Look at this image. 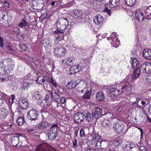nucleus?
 I'll return each instance as SVG.
<instances>
[{
  "instance_id": "51",
  "label": "nucleus",
  "mask_w": 151,
  "mask_h": 151,
  "mask_svg": "<svg viewBox=\"0 0 151 151\" xmlns=\"http://www.w3.org/2000/svg\"><path fill=\"white\" fill-rule=\"evenodd\" d=\"M4 4L5 7H6L7 8H9L10 7V3L7 1H6L4 2Z\"/></svg>"
},
{
  "instance_id": "30",
  "label": "nucleus",
  "mask_w": 151,
  "mask_h": 151,
  "mask_svg": "<svg viewBox=\"0 0 151 151\" xmlns=\"http://www.w3.org/2000/svg\"><path fill=\"white\" fill-rule=\"evenodd\" d=\"M122 139L119 138H118L114 141L113 144L114 146H117L122 143Z\"/></svg>"
},
{
  "instance_id": "43",
  "label": "nucleus",
  "mask_w": 151,
  "mask_h": 151,
  "mask_svg": "<svg viewBox=\"0 0 151 151\" xmlns=\"http://www.w3.org/2000/svg\"><path fill=\"white\" fill-rule=\"evenodd\" d=\"M103 11L104 12H106L109 16H110L111 14V12L110 10V9H108L107 7L105 8L104 10Z\"/></svg>"
},
{
  "instance_id": "54",
  "label": "nucleus",
  "mask_w": 151,
  "mask_h": 151,
  "mask_svg": "<svg viewBox=\"0 0 151 151\" xmlns=\"http://www.w3.org/2000/svg\"><path fill=\"white\" fill-rule=\"evenodd\" d=\"M86 151H96V149H93L91 147H90L88 149H87Z\"/></svg>"
},
{
  "instance_id": "14",
  "label": "nucleus",
  "mask_w": 151,
  "mask_h": 151,
  "mask_svg": "<svg viewBox=\"0 0 151 151\" xmlns=\"http://www.w3.org/2000/svg\"><path fill=\"white\" fill-rule=\"evenodd\" d=\"M93 20L96 24L100 25L103 23V18L102 16L100 15H97L94 17Z\"/></svg>"
},
{
  "instance_id": "38",
  "label": "nucleus",
  "mask_w": 151,
  "mask_h": 151,
  "mask_svg": "<svg viewBox=\"0 0 151 151\" xmlns=\"http://www.w3.org/2000/svg\"><path fill=\"white\" fill-rule=\"evenodd\" d=\"M91 92L90 91H86L83 95L84 98L87 99H89L91 95Z\"/></svg>"
},
{
  "instance_id": "11",
  "label": "nucleus",
  "mask_w": 151,
  "mask_h": 151,
  "mask_svg": "<svg viewBox=\"0 0 151 151\" xmlns=\"http://www.w3.org/2000/svg\"><path fill=\"white\" fill-rule=\"evenodd\" d=\"M50 124L46 121L42 122L41 123L37 125L36 127L42 130H46L49 127Z\"/></svg>"
},
{
  "instance_id": "17",
  "label": "nucleus",
  "mask_w": 151,
  "mask_h": 151,
  "mask_svg": "<svg viewBox=\"0 0 151 151\" xmlns=\"http://www.w3.org/2000/svg\"><path fill=\"white\" fill-rule=\"evenodd\" d=\"M144 57L148 60L151 59V50L145 49L143 51Z\"/></svg>"
},
{
  "instance_id": "39",
  "label": "nucleus",
  "mask_w": 151,
  "mask_h": 151,
  "mask_svg": "<svg viewBox=\"0 0 151 151\" xmlns=\"http://www.w3.org/2000/svg\"><path fill=\"white\" fill-rule=\"evenodd\" d=\"M96 146H99L103 148V146L102 145V144L106 143V142L104 141L99 140L97 141Z\"/></svg>"
},
{
  "instance_id": "50",
  "label": "nucleus",
  "mask_w": 151,
  "mask_h": 151,
  "mask_svg": "<svg viewBox=\"0 0 151 151\" xmlns=\"http://www.w3.org/2000/svg\"><path fill=\"white\" fill-rule=\"evenodd\" d=\"M85 134L84 130L83 129H81L80 132V135L81 137L84 136Z\"/></svg>"
},
{
  "instance_id": "34",
  "label": "nucleus",
  "mask_w": 151,
  "mask_h": 151,
  "mask_svg": "<svg viewBox=\"0 0 151 151\" xmlns=\"http://www.w3.org/2000/svg\"><path fill=\"white\" fill-rule=\"evenodd\" d=\"M27 25H28V24L24 19H21L20 22L18 24V26L20 27L21 28H23Z\"/></svg>"
},
{
  "instance_id": "44",
  "label": "nucleus",
  "mask_w": 151,
  "mask_h": 151,
  "mask_svg": "<svg viewBox=\"0 0 151 151\" xmlns=\"http://www.w3.org/2000/svg\"><path fill=\"white\" fill-rule=\"evenodd\" d=\"M116 42L113 45V47L116 48L118 47L119 44V41L118 40L116 39L115 41Z\"/></svg>"
},
{
  "instance_id": "8",
  "label": "nucleus",
  "mask_w": 151,
  "mask_h": 151,
  "mask_svg": "<svg viewBox=\"0 0 151 151\" xmlns=\"http://www.w3.org/2000/svg\"><path fill=\"white\" fill-rule=\"evenodd\" d=\"M124 125L122 123H115L113 124V128L118 133L122 132L124 129Z\"/></svg>"
},
{
  "instance_id": "47",
  "label": "nucleus",
  "mask_w": 151,
  "mask_h": 151,
  "mask_svg": "<svg viewBox=\"0 0 151 151\" xmlns=\"http://www.w3.org/2000/svg\"><path fill=\"white\" fill-rule=\"evenodd\" d=\"M4 44V40L3 38L1 37H0V47H3Z\"/></svg>"
},
{
  "instance_id": "41",
  "label": "nucleus",
  "mask_w": 151,
  "mask_h": 151,
  "mask_svg": "<svg viewBox=\"0 0 151 151\" xmlns=\"http://www.w3.org/2000/svg\"><path fill=\"white\" fill-rule=\"evenodd\" d=\"M19 47L23 50H26L27 49V47L25 44H22L19 45Z\"/></svg>"
},
{
  "instance_id": "19",
  "label": "nucleus",
  "mask_w": 151,
  "mask_h": 151,
  "mask_svg": "<svg viewBox=\"0 0 151 151\" xmlns=\"http://www.w3.org/2000/svg\"><path fill=\"white\" fill-rule=\"evenodd\" d=\"M140 73V68L138 67L136 68L134 70L132 76V79H136L139 76Z\"/></svg>"
},
{
  "instance_id": "57",
  "label": "nucleus",
  "mask_w": 151,
  "mask_h": 151,
  "mask_svg": "<svg viewBox=\"0 0 151 151\" xmlns=\"http://www.w3.org/2000/svg\"><path fill=\"white\" fill-rule=\"evenodd\" d=\"M122 110V106H119V107L117 109V111L119 113Z\"/></svg>"
},
{
  "instance_id": "40",
  "label": "nucleus",
  "mask_w": 151,
  "mask_h": 151,
  "mask_svg": "<svg viewBox=\"0 0 151 151\" xmlns=\"http://www.w3.org/2000/svg\"><path fill=\"white\" fill-rule=\"evenodd\" d=\"M47 102L46 101H45L44 100L43 101H42L41 102L40 105L42 107H47Z\"/></svg>"
},
{
  "instance_id": "27",
  "label": "nucleus",
  "mask_w": 151,
  "mask_h": 151,
  "mask_svg": "<svg viewBox=\"0 0 151 151\" xmlns=\"http://www.w3.org/2000/svg\"><path fill=\"white\" fill-rule=\"evenodd\" d=\"M62 63L64 65H66L70 66L73 64L72 60H68L67 58H65L62 60Z\"/></svg>"
},
{
  "instance_id": "25",
  "label": "nucleus",
  "mask_w": 151,
  "mask_h": 151,
  "mask_svg": "<svg viewBox=\"0 0 151 151\" xmlns=\"http://www.w3.org/2000/svg\"><path fill=\"white\" fill-rule=\"evenodd\" d=\"M55 36L57 35L60 38L61 40L63 38L64 36V35L63 34V30H60L59 29H56L55 31Z\"/></svg>"
},
{
  "instance_id": "6",
  "label": "nucleus",
  "mask_w": 151,
  "mask_h": 151,
  "mask_svg": "<svg viewBox=\"0 0 151 151\" xmlns=\"http://www.w3.org/2000/svg\"><path fill=\"white\" fill-rule=\"evenodd\" d=\"M1 63L4 65L9 66L8 69H11L13 68L14 65L13 61L11 58H8L6 59H4L1 62Z\"/></svg>"
},
{
  "instance_id": "21",
  "label": "nucleus",
  "mask_w": 151,
  "mask_h": 151,
  "mask_svg": "<svg viewBox=\"0 0 151 151\" xmlns=\"http://www.w3.org/2000/svg\"><path fill=\"white\" fill-rule=\"evenodd\" d=\"M119 90L116 88H111L110 89L109 93L111 97H113L117 96L119 93Z\"/></svg>"
},
{
  "instance_id": "26",
  "label": "nucleus",
  "mask_w": 151,
  "mask_h": 151,
  "mask_svg": "<svg viewBox=\"0 0 151 151\" xmlns=\"http://www.w3.org/2000/svg\"><path fill=\"white\" fill-rule=\"evenodd\" d=\"M125 2L127 5L132 7L136 4V0H125Z\"/></svg>"
},
{
  "instance_id": "28",
  "label": "nucleus",
  "mask_w": 151,
  "mask_h": 151,
  "mask_svg": "<svg viewBox=\"0 0 151 151\" xmlns=\"http://www.w3.org/2000/svg\"><path fill=\"white\" fill-rule=\"evenodd\" d=\"M0 78L1 79L2 81H4L5 80L6 81L9 79V76L7 74L4 73H0Z\"/></svg>"
},
{
  "instance_id": "56",
  "label": "nucleus",
  "mask_w": 151,
  "mask_h": 151,
  "mask_svg": "<svg viewBox=\"0 0 151 151\" xmlns=\"http://www.w3.org/2000/svg\"><path fill=\"white\" fill-rule=\"evenodd\" d=\"M60 101L62 104H64L65 102V100L64 97H62L60 99Z\"/></svg>"
},
{
  "instance_id": "22",
  "label": "nucleus",
  "mask_w": 151,
  "mask_h": 151,
  "mask_svg": "<svg viewBox=\"0 0 151 151\" xmlns=\"http://www.w3.org/2000/svg\"><path fill=\"white\" fill-rule=\"evenodd\" d=\"M120 2V0H110V6L111 8L116 7L119 4Z\"/></svg>"
},
{
  "instance_id": "64",
  "label": "nucleus",
  "mask_w": 151,
  "mask_h": 151,
  "mask_svg": "<svg viewBox=\"0 0 151 151\" xmlns=\"http://www.w3.org/2000/svg\"><path fill=\"white\" fill-rule=\"evenodd\" d=\"M19 30L17 29H14V32L16 34H19Z\"/></svg>"
},
{
  "instance_id": "18",
  "label": "nucleus",
  "mask_w": 151,
  "mask_h": 151,
  "mask_svg": "<svg viewBox=\"0 0 151 151\" xmlns=\"http://www.w3.org/2000/svg\"><path fill=\"white\" fill-rule=\"evenodd\" d=\"M82 68V67L79 65L74 66L71 67L70 70L71 72V74H74L79 72Z\"/></svg>"
},
{
  "instance_id": "53",
  "label": "nucleus",
  "mask_w": 151,
  "mask_h": 151,
  "mask_svg": "<svg viewBox=\"0 0 151 151\" xmlns=\"http://www.w3.org/2000/svg\"><path fill=\"white\" fill-rule=\"evenodd\" d=\"M50 99V95L49 94H47L44 99V100L46 101L47 102Z\"/></svg>"
},
{
  "instance_id": "24",
  "label": "nucleus",
  "mask_w": 151,
  "mask_h": 151,
  "mask_svg": "<svg viewBox=\"0 0 151 151\" xmlns=\"http://www.w3.org/2000/svg\"><path fill=\"white\" fill-rule=\"evenodd\" d=\"M131 87L132 86L129 84L128 82H127L124 84L122 88L124 91H129L132 89Z\"/></svg>"
},
{
  "instance_id": "52",
  "label": "nucleus",
  "mask_w": 151,
  "mask_h": 151,
  "mask_svg": "<svg viewBox=\"0 0 151 151\" xmlns=\"http://www.w3.org/2000/svg\"><path fill=\"white\" fill-rule=\"evenodd\" d=\"M146 81L148 83L151 85V76H150L147 78Z\"/></svg>"
},
{
  "instance_id": "62",
  "label": "nucleus",
  "mask_w": 151,
  "mask_h": 151,
  "mask_svg": "<svg viewBox=\"0 0 151 151\" xmlns=\"http://www.w3.org/2000/svg\"><path fill=\"white\" fill-rule=\"evenodd\" d=\"M55 36L56 37L55 40L58 42L59 41L61 40L59 36H57V35Z\"/></svg>"
},
{
  "instance_id": "12",
  "label": "nucleus",
  "mask_w": 151,
  "mask_h": 151,
  "mask_svg": "<svg viewBox=\"0 0 151 151\" xmlns=\"http://www.w3.org/2000/svg\"><path fill=\"white\" fill-rule=\"evenodd\" d=\"M141 68L146 73H151V64L150 63L142 64L141 65Z\"/></svg>"
},
{
  "instance_id": "23",
  "label": "nucleus",
  "mask_w": 151,
  "mask_h": 151,
  "mask_svg": "<svg viewBox=\"0 0 151 151\" xmlns=\"http://www.w3.org/2000/svg\"><path fill=\"white\" fill-rule=\"evenodd\" d=\"M134 146V145L131 143L124 145L123 149L124 151H130Z\"/></svg>"
},
{
  "instance_id": "49",
  "label": "nucleus",
  "mask_w": 151,
  "mask_h": 151,
  "mask_svg": "<svg viewBox=\"0 0 151 151\" xmlns=\"http://www.w3.org/2000/svg\"><path fill=\"white\" fill-rule=\"evenodd\" d=\"M73 146L74 148H75L77 147V141L76 139H74L73 141Z\"/></svg>"
},
{
  "instance_id": "7",
  "label": "nucleus",
  "mask_w": 151,
  "mask_h": 151,
  "mask_svg": "<svg viewBox=\"0 0 151 151\" xmlns=\"http://www.w3.org/2000/svg\"><path fill=\"white\" fill-rule=\"evenodd\" d=\"M74 120L78 123H80L83 122L85 116L83 113L78 112L74 116Z\"/></svg>"
},
{
  "instance_id": "3",
  "label": "nucleus",
  "mask_w": 151,
  "mask_h": 151,
  "mask_svg": "<svg viewBox=\"0 0 151 151\" xmlns=\"http://www.w3.org/2000/svg\"><path fill=\"white\" fill-rule=\"evenodd\" d=\"M54 55L57 58L64 56L66 52V49L61 46H58L54 49Z\"/></svg>"
},
{
  "instance_id": "10",
  "label": "nucleus",
  "mask_w": 151,
  "mask_h": 151,
  "mask_svg": "<svg viewBox=\"0 0 151 151\" xmlns=\"http://www.w3.org/2000/svg\"><path fill=\"white\" fill-rule=\"evenodd\" d=\"M102 112V109L100 108L97 107L94 108L93 109L92 113H93L94 115L96 116V118H97L98 119L103 115L101 114Z\"/></svg>"
},
{
  "instance_id": "32",
  "label": "nucleus",
  "mask_w": 151,
  "mask_h": 151,
  "mask_svg": "<svg viewBox=\"0 0 151 151\" xmlns=\"http://www.w3.org/2000/svg\"><path fill=\"white\" fill-rule=\"evenodd\" d=\"M7 49L9 51V52H7L6 51V52L7 53L11 54H14L15 52V51L12 48V47L11 46H6Z\"/></svg>"
},
{
  "instance_id": "61",
  "label": "nucleus",
  "mask_w": 151,
  "mask_h": 151,
  "mask_svg": "<svg viewBox=\"0 0 151 151\" xmlns=\"http://www.w3.org/2000/svg\"><path fill=\"white\" fill-rule=\"evenodd\" d=\"M35 129V128H28L27 129V130L29 132H32L34 131Z\"/></svg>"
},
{
  "instance_id": "42",
  "label": "nucleus",
  "mask_w": 151,
  "mask_h": 151,
  "mask_svg": "<svg viewBox=\"0 0 151 151\" xmlns=\"http://www.w3.org/2000/svg\"><path fill=\"white\" fill-rule=\"evenodd\" d=\"M101 125L102 127H108L109 126L106 120L103 121L101 122Z\"/></svg>"
},
{
  "instance_id": "33",
  "label": "nucleus",
  "mask_w": 151,
  "mask_h": 151,
  "mask_svg": "<svg viewBox=\"0 0 151 151\" xmlns=\"http://www.w3.org/2000/svg\"><path fill=\"white\" fill-rule=\"evenodd\" d=\"M74 14L76 16L78 17H80L82 15L83 13L80 10L75 9L74 10Z\"/></svg>"
},
{
  "instance_id": "63",
  "label": "nucleus",
  "mask_w": 151,
  "mask_h": 151,
  "mask_svg": "<svg viewBox=\"0 0 151 151\" xmlns=\"http://www.w3.org/2000/svg\"><path fill=\"white\" fill-rule=\"evenodd\" d=\"M48 91L49 93V95H50V96L52 97V98H53V93L52 92L50 91Z\"/></svg>"
},
{
  "instance_id": "13",
  "label": "nucleus",
  "mask_w": 151,
  "mask_h": 151,
  "mask_svg": "<svg viewBox=\"0 0 151 151\" xmlns=\"http://www.w3.org/2000/svg\"><path fill=\"white\" fill-rule=\"evenodd\" d=\"M135 17L136 20L139 22H142L144 19V17L143 13L139 11L136 12Z\"/></svg>"
},
{
  "instance_id": "59",
  "label": "nucleus",
  "mask_w": 151,
  "mask_h": 151,
  "mask_svg": "<svg viewBox=\"0 0 151 151\" xmlns=\"http://www.w3.org/2000/svg\"><path fill=\"white\" fill-rule=\"evenodd\" d=\"M58 3V1H55L54 2H51L50 3V4L52 6H56L57 5V4Z\"/></svg>"
},
{
  "instance_id": "31",
  "label": "nucleus",
  "mask_w": 151,
  "mask_h": 151,
  "mask_svg": "<svg viewBox=\"0 0 151 151\" xmlns=\"http://www.w3.org/2000/svg\"><path fill=\"white\" fill-rule=\"evenodd\" d=\"M24 122V118L22 116H19L17 120V123L19 126L22 125Z\"/></svg>"
},
{
  "instance_id": "20",
  "label": "nucleus",
  "mask_w": 151,
  "mask_h": 151,
  "mask_svg": "<svg viewBox=\"0 0 151 151\" xmlns=\"http://www.w3.org/2000/svg\"><path fill=\"white\" fill-rule=\"evenodd\" d=\"M8 112V110L5 108H2L0 109V118L4 119L6 116Z\"/></svg>"
},
{
  "instance_id": "35",
  "label": "nucleus",
  "mask_w": 151,
  "mask_h": 151,
  "mask_svg": "<svg viewBox=\"0 0 151 151\" xmlns=\"http://www.w3.org/2000/svg\"><path fill=\"white\" fill-rule=\"evenodd\" d=\"M92 137V139L89 140V141H91V142H93V143L94 141L96 142L99 141V139L100 138L99 136L97 134H95L93 137Z\"/></svg>"
},
{
  "instance_id": "16",
  "label": "nucleus",
  "mask_w": 151,
  "mask_h": 151,
  "mask_svg": "<svg viewBox=\"0 0 151 151\" xmlns=\"http://www.w3.org/2000/svg\"><path fill=\"white\" fill-rule=\"evenodd\" d=\"M105 99L104 94L101 92H97L96 94L95 99L98 102H102Z\"/></svg>"
},
{
  "instance_id": "45",
  "label": "nucleus",
  "mask_w": 151,
  "mask_h": 151,
  "mask_svg": "<svg viewBox=\"0 0 151 151\" xmlns=\"http://www.w3.org/2000/svg\"><path fill=\"white\" fill-rule=\"evenodd\" d=\"M44 6V5L42 3H40L37 6V9L39 10L42 9L43 8Z\"/></svg>"
},
{
  "instance_id": "5",
  "label": "nucleus",
  "mask_w": 151,
  "mask_h": 151,
  "mask_svg": "<svg viewBox=\"0 0 151 151\" xmlns=\"http://www.w3.org/2000/svg\"><path fill=\"white\" fill-rule=\"evenodd\" d=\"M50 146L46 143H42L37 146L36 151H49V149ZM54 151H56L54 149Z\"/></svg>"
},
{
  "instance_id": "2",
  "label": "nucleus",
  "mask_w": 151,
  "mask_h": 151,
  "mask_svg": "<svg viewBox=\"0 0 151 151\" xmlns=\"http://www.w3.org/2000/svg\"><path fill=\"white\" fill-rule=\"evenodd\" d=\"M68 25V21L66 18H60L56 22L57 28L60 29L61 30L66 29Z\"/></svg>"
},
{
  "instance_id": "60",
  "label": "nucleus",
  "mask_w": 151,
  "mask_h": 151,
  "mask_svg": "<svg viewBox=\"0 0 151 151\" xmlns=\"http://www.w3.org/2000/svg\"><path fill=\"white\" fill-rule=\"evenodd\" d=\"M12 98L9 99V101H10V100L12 101V102H13V100H14L15 99V96L14 95H11Z\"/></svg>"
},
{
  "instance_id": "4",
  "label": "nucleus",
  "mask_w": 151,
  "mask_h": 151,
  "mask_svg": "<svg viewBox=\"0 0 151 151\" xmlns=\"http://www.w3.org/2000/svg\"><path fill=\"white\" fill-rule=\"evenodd\" d=\"M39 114V112L37 110L32 109L29 111L27 117L30 120H35L38 119Z\"/></svg>"
},
{
  "instance_id": "58",
  "label": "nucleus",
  "mask_w": 151,
  "mask_h": 151,
  "mask_svg": "<svg viewBox=\"0 0 151 151\" xmlns=\"http://www.w3.org/2000/svg\"><path fill=\"white\" fill-rule=\"evenodd\" d=\"M147 150V149L145 147L143 146H140L139 147V151H141L143 150Z\"/></svg>"
},
{
  "instance_id": "48",
  "label": "nucleus",
  "mask_w": 151,
  "mask_h": 151,
  "mask_svg": "<svg viewBox=\"0 0 151 151\" xmlns=\"http://www.w3.org/2000/svg\"><path fill=\"white\" fill-rule=\"evenodd\" d=\"M71 84V83L70 82H69L67 84V87L69 89H71L72 88H74V87H76L75 85H73L71 87H70V86H69Z\"/></svg>"
},
{
  "instance_id": "29",
  "label": "nucleus",
  "mask_w": 151,
  "mask_h": 151,
  "mask_svg": "<svg viewBox=\"0 0 151 151\" xmlns=\"http://www.w3.org/2000/svg\"><path fill=\"white\" fill-rule=\"evenodd\" d=\"M131 64L133 67H135L139 66V62L135 58H133L131 62Z\"/></svg>"
},
{
  "instance_id": "36",
  "label": "nucleus",
  "mask_w": 151,
  "mask_h": 151,
  "mask_svg": "<svg viewBox=\"0 0 151 151\" xmlns=\"http://www.w3.org/2000/svg\"><path fill=\"white\" fill-rule=\"evenodd\" d=\"M23 86L22 87V89L24 90L28 89L29 87V84L27 82H25L23 83Z\"/></svg>"
},
{
  "instance_id": "1",
  "label": "nucleus",
  "mask_w": 151,
  "mask_h": 151,
  "mask_svg": "<svg viewBox=\"0 0 151 151\" xmlns=\"http://www.w3.org/2000/svg\"><path fill=\"white\" fill-rule=\"evenodd\" d=\"M50 129L48 135L49 139L52 140L55 139L58 135V124H54L52 125Z\"/></svg>"
},
{
  "instance_id": "15",
  "label": "nucleus",
  "mask_w": 151,
  "mask_h": 151,
  "mask_svg": "<svg viewBox=\"0 0 151 151\" xmlns=\"http://www.w3.org/2000/svg\"><path fill=\"white\" fill-rule=\"evenodd\" d=\"M19 107L22 109H26L29 105L27 99H22L21 102H19Z\"/></svg>"
},
{
  "instance_id": "37",
  "label": "nucleus",
  "mask_w": 151,
  "mask_h": 151,
  "mask_svg": "<svg viewBox=\"0 0 151 151\" xmlns=\"http://www.w3.org/2000/svg\"><path fill=\"white\" fill-rule=\"evenodd\" d=\"M32 97L34 99H39L40 98V95L39 92H35L33 95Z\"/></svg>"
},
{
  "instance_id": "46",
  "label": "nucleus",
  "mask_w": 151,
  "mask_h": 151,
  "mask_svg": "<svg viewBox=\"0 0 151 151\" xmlns=\"http://www.w3.org/2000/svg\"><path fill=\"white\" fill-rule=\"evenodd\" d=\"M50 79L51 82L53 86L55 87H56L57 85L55 81L52 78H51Z\"/></svg>"
},
{
  "instance_id": "55",
  "label": "nucleus",
  "mask_w": 151,
  "mask_h": 151,
  "mask_svg": "<svg viewBox=\"0 0 151 151\" xmlns=\"http://www.w3.org/2000/svg\"><path fill=\"white\" fill-rule=\"evenodd\" d=\"M142 98L141 96L139 95L136 98V100L137 101V104H138V102L139 101V100Z\"/></svg>"
},
{
  "instance_id": "9",
  "label": "nucleus",
  "mask_w": 151,
  "mask_h": 151,
  "mask_svg": "<svg viewBox=\"0 0 151 151\" xmlns=\"http://www.w3.org/2000/svg\"><path fill=\"white\" fill-rule=\"evenodd\" d=\"M85 117L86 121L88 122L94 121V122H95L97 120V118H96V116L94 115L93 113L91 114L88 112L85 116Z\"/></svg>"
}]
</instances>
